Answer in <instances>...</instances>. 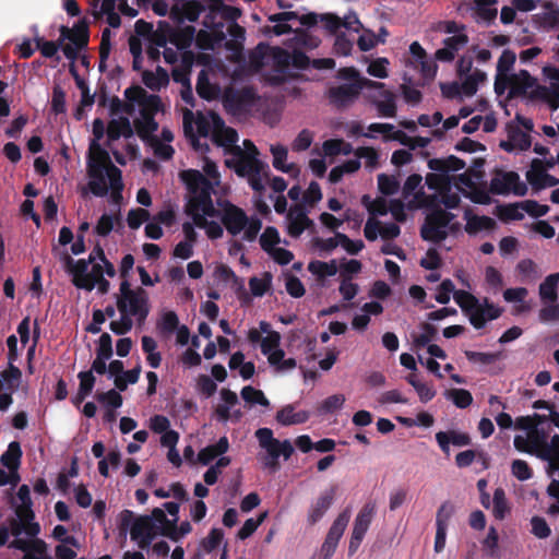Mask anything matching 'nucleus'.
I'll return each mask as SVG.
<instances>
[{"label": "nucleus", "mask_w": 559, "mask_h": 559, "mask_svg": "<svg viewBox=\"0 0 559 559\" xmlns=\"http://www.w3.org/2000/svg\"><path fill=\"white\" fill-rule=\"evenodd\" d=\"M15 519L11 523L13 540L10 547L24 551L23 559H44L46 544L37 538L40 527L34 521L31 491H9Z\"/></svg>", "instance_id": "1"}, {"label": "nucleus", "mask_w": 559, "mask_h": 559, "mask_svg": "<svg viewBox=\"0 0 559 559\" xmlns=\"http://www.w3.org/2000/svg\"><path fill=\"white\" fill-rule=\"evenodd\" d=\"M164 509L155 508L151 515L132 520V512L126 510L121 513V525L127 530L130 526V537L139 548L147 549L152 542L171 528V522H178L179 504L165 502Z\"/></svg>", "instance_id": "2"}, {"label": "nucleus", "mask_w": 559, "mask_h": 559, "mask_svg": "<svg viewBox=\"0 0 559 559\" xmlns=\"http://www.w3.org/2000/svg\"><path fill=\"white\" fill-rule=\"evenodd\" d=\"M527 437L533 445L534 455L548 463L547 472L552 480L547 489H559V435H555L548 442L547 432L536 427Z\"/></svg>", "instance_id": "3"}, {"label": "nucleus", "mask_w": 559, "mask_h": 559, "mask_svg": "<svg viewBox=\"0 0 559 559\" xmlns=\"http://www.w3.org/2000/svg\"><path fill=\"white\" fill-rule=\"evenodd\" d=\"M255 438L259 445L265 450V455L262 457L264 466L273 472L280 468L278 459L281 455L288 460L294 453V448L289 440L280 441L274 438L273 431L270 428H259L255 431Z\"/></svg>", "instance_id": "4"}, {"label": "nucleus", "mask_w": 559, "mask_h": 559, "mask_svg": "<svg viewBox=\"0 0 559 559\" xmlns=\"http://www.w3.org/2000/svg\"><path fill=\"white\" fill-rule=\"evenodd\" d=\"M454 214L442 209L429 213L420 227V237L433 243H440L448 237L447 227L453 221Z\"/></svg>", "instance_id": "5"}, {"label": "nucleus", "mask_w": 559, "mask_h": 559, "mask_svg": "<svg viewBox=\"0 0 559 559\" xmlns=\"http://www.w3.org/2000/svg\"><path fill=\"white\" fill-rule=\"evenodd\" d=\"M250 144L252 146V154H246L239 146H234L233 153L235 159H227L226 165L234 168L239 177L251 176L253 174L261 175L264 167H267L263 162L257 158L259 151L257 146L250 141L245 140L243 145Z\"/></svg>", "instance_id": "6"}, {"label": "nucleus", "mask_w": 559, "mask_h": 559, "mask_svg": "<svg viewBox=\"0 0 559 559\" xmlns=\"http://www.w3.org/2000/svg\"><path fill=\"white\" fill-rule=\"evenodd\" d=\"M213 115H218L210 110L206 114L198 111L195 115L190 110L183 111V131L185 135L190 139L193 146L198 144V135L207 136L213 132Z\"/></svg>", "instance_id": "7"}, {"label": "nucleus", "mask_w": 559, "mask_h": 559, "mask_svg": "<svg viewBox=\"0 0 559 559\" xmlns=\"http://www.w3.org/2000/svg\"><path fill=\"white\" fill-rule=\"evenodd\" d=\"M489 191L493 194H508L512 192L518 197H524L527 193V186L521 181L515 171L497 170L490 180Z\"/></svg>", "instance_id": "8"}, {"label": "nucleus", "mask_w": 559, "mask_h": 559, "mask_svg": "<svg viewBox=\"0 0 559 559\" xmlns=\"http://www.w3.org/2000/svg\"><path fill=\"white\" fill-rule=\"evenodd\" d=\"M212 186L201 189V191L191 193L185 212L191 216L193 223L198 216L218 217L219 211L215 209L212 200Z\"/></svg>", "instance_id": "9"}, {"label": "nucleus", "mask_w": 559, "mask_h": 559, "mask_svg": "<svg viewBox=\"0 0 559 559\" xmlns=\"http://www.w3.org/2000/svg\"><path fill=\"white\" fill-rule=\"evenodd\" d=\"M254 102L255 94L250 87L226 88L222 99L225 110L234 116L247 112Z\"/></svg>", "instance_id": "10"}, {"label": "nucleus", "mask_w": 559, "mask_h": 559, "mask_svg": "<svg viewBox=\"0 0 559 559\" xmlns=\"http://www.w3.org/2000/svg\"><path fill=\"white\" fill-rule=\"evenodd\" d=\"M117 309L120 314L127 313L131 317H136L140 322H143L150 313L146 290L138 287L134 289L133 295L127 298H117Z\"/></svg>", "instance_id": "11"}, {"label": "nucleus", "mask_w": 559, "mask_h": 559, "mask_svg": "<svg viewBox=\"0 0 559 559\" xmlns=\"http://www.w3.org/2000/svg\"><path fill=\"white\" fill-rule=\"evenodd\" d=\"M124 97L140 106L141 117H153L162 110V99L158 95L148 94L142 86L132 85L124 91Z\"/></svg>", "instance_id": "12"}, {"label": "nucleus", "mask_w": 559, "mask_h": 559, "mask_svg": "<svg viewBox=\"0 0 559 559\" xmlns=\"http://www.w3.org/2000/svg\"><path fill=\"white\" fill-rule=\"evenodd\" d=\"M376 514V504L372 502L366 503L357 513L354 525H353V532L348 544V554L352 556L354 555L361 542L365 538L366 533L369 530V526L372 522V519Z\"/></svg>", "instance_id": "13"}, {"label": "nucleus", "mask_w": 559, "mask_h": 559, "mask_svg": "<svg viewBox=\"0 0 559 559\" xmlns=\"http://www.w3.org/2000/svg\"><path fill=\"white\" fill-rule=\"evenodd\" d=\"M218 216L222 225L231 236L239 235L248 225L247 213L241 207L230 203L229 201H225L222 205V211Z\"/></svg>", "instance_id": "14"}, {"label": "nucleus", "mask_w": 559, "mask_h": 559, "mask_svg": "<svg viewBox=\"0 0 559 559\" xmlns=\"http://www.w3.org/2000/svg\"><path fill=\"white\" fill-rule=\"evenodd\" d=\"M286 231L292 238H299L302 233L313 226L305 204H295L286 213Z\"/></svg>", "instance_id": "15"}, {"label": "nucleus", "mask_w": 559, "mask_h": 559, "mask_svg": "<svg viewBox=\"0 0 559 559\" xmlns=\"http://www.w3.org/2000/svg\"><path fill=\"white\" fill-rule=\"evenodd\" d=\"M503 308L491 302L487 297L479 301V306L475 308L469 316V323L476 329H484L488 321H492L501 317Z\"/></svg>", "instance_id": "16"}, {"label": "nucleus", "mask_w": 559, "mask_h": 559, "mask_svg": "<svg viewBox=\"0 0 559 559\" xmlns=\"http://www.w3.org/2000/svg\"><path fill=\"white\" fill-rule=\"evenodd\" d=\"M206 9L209 7L204 0H190L186 1L181 7L174 5L170 10V17L178 23H182L185 19L195 22Z\"/></svg>", "instance_id": "17"}, {"label": "nucleus", "mask_w": 559, "mask_h": 559, "mask_svg": "<svg viewBox=\"0 0 559 559\" xmlns=\"http://www.w3.org/2000/svg\"><path fill=\"white\" fill-rule=\"evenodd\" d=\"M96 146L97 153L88 160V175L91 179H106L109 178L110 157L107 151L97 144H92L91 147Z\"/></svg>", "instance_id": "18"}, {"label": "nucleus", "mask_w": 559, "mask_h": 559, "mask_svg": "<svg viewBox=\"0 0 559 559\" xmlns=\"http://www.w3.org/2000/svg\"><path fill=\"white\" fill-rule=\"evenodd\" d=\"M361 86L356 83H345L331 87L328 92L330 103L337 107H345L358 97Z\"/></svg>", "instance_id": "19"}, {"label": "nucleus", "mask_w": 559, "mask_h": 559, "mask_svg": "<svg viewBox=\"0 0 559 559\" xmlns=\"http://www.w3.org/2000/svg\"><path fill=\"white\" fill-rule=\"evenodd\" d=\"M436 441L443 454L449 456L451 444L459 448L466 447L472 443V438L467 432L451 429L448 431L437 432Z\"/></svg>", "instance_id": "20"}, {"label": "nucleus", "mask_w": 559, "mask_h": 559, "mask_svg": "<svg viewBox=\"0 0 559 559\" xmlns=\"http://www.w3.org/2000/svg\"><path fill=\"white\" fill-rule=\"evenodd\" d=\"M209 7V14L204 19V25L210 26L209 20H214V14H221L222 19L229 22L236 23L241 16L242 11L233 5H227L223 0H204Z\"/></svg>", "instance_id": "21"}, {"label": "nucleus", "mask_w": 559, "mask_h": 559, "mask_svg": "<svg viewBox=\"0 0 559 559\" xmlns=\"http://www.w3.org/2000/svg\"><path fill=\"white\" fill-rule=\"evenodd\" d=\"M60 33L63 38H68V40L73 45H76L79 48H86L88 45L90 31L88 22L85 17L79 20L74 24L73 28L62 25L60 27Z\"/></svg>", "instance_id": "22"}, {"label": "nucleus", "mask_w": 559, "mask_h": 559, "mask_svg": "<svg viewBox=\"0 0 559 559\" xmlns=\"http://www.w3.org/2000/svg\"><path fill=\"white\" fill-rule=\"evenodd\" d=\"M107 133V145L111 142L119 140L121 136L124 139L133 138L134 129L130 122V119L126 116L111 119L106 129Z\"/></svg>", "instance_id": "23"}, {"label": "nucleus", "mask_w": 559, "mask_h": 559, "mask_svg": "<svg viewBox=\"0 0 559 559\" xmlns=\"http://www.w3.org/2000/svg\"><path fill=\"white\" fill-rule=\"evenodd\" d=\"M537 86V80L527 70H520L519 73L512 74V87L509 94L510 97L527 96L530 98V94Z\"/></svg>", "instance_id": "24"}, {"label": "nucleus", "mask_w": 559, "mask_h": 559, "mask_svg": "<svg viewBox=\"0 0 559 559\" xmlns=\"http://www.w3.org/2000/svg\"><path fill=\"white\" fill-rule=\"evenodd\" d=\"M212 139L218 146L234 145L238 141V133L235 129L226 127L219 115H213Z\"/></svg>", "instance_id": "25"}, {"label": "nucleus", "mask_w": 559, "mask_h": 559, "mask_svg": "<svg viewBox=\"0 0 559 559\" xmlns=\"http://www.w3.org/2000/svg\"><path fill=\"white\" fill-rule=\"evenodd\" d=\"M545 12L533 15L534 24L544 31L559 29V7L552 1L544 3Z\"/></svg>", "instance_id": "26"}, {"label": "nucleus", "mask_w": 559, "mask_h": 559, "mask_svg": "<svg viewBox=\"0 0 559 559\" xmlns=\"http://www.w3.org/2000/svg\"><path fill=\"white\" fill-rule=\"evenodd\" d=\"M480 502L484 508H491L493 516L498 520L504 519L510 511L504 491H493L492 498L488 491H481Z\"/></svg>", "instance_id": "27"}, {"label": "nucleus", "mask_w": 559, "mask_h": 559, "mask_svg": "<svg viewBox=\"0 0 559 559\" xmlns=\"http://www.w3.org/2000/svg\"><path fill=\"white\" fill-rule=\"evenodd\" d=\"M64 269L72 275V283L75 286L78 281L85 280L87 276L88 265L94 263V254H90L88 259L73 260L68 253L63 255Z\"/></svg>", "instance_id": "28"}, {"label": "nucleus", "mask_w": 559, "mask_h": 559, "mask_svg": "<svg viewBox=\"0 0 559 559\" xmlns=\"http://www.w3.org/2000/svg\"><path fill=\"white\" fill-rule=\"evenodd\" d=\"M530 99H540L547 103L551 110L559 108V83H550L547 86H537L530 94Z\"/></svg>", "instance_id": "29"}, {"label": "nucleus", "mask_w": 559, "mask_h": 559, "mask_svg": "<svg viewBox=\"0 0 559 559\" xmlns=\"http://www.w3.org/2000/svg\"><path fill=\"white\" fill-rule=\"evenodd\" d=\"M310 418L307 411L295 412L293 404L285 405L276 414V420L283 426L299 425L306 423Z\"/></svg>", "instance_id": "30"}, {"label": "nucleus", "mask_w": 559, "mask_h": 559, "mask_svg": "<svg viewBox=\"0 0 559 559\" xmlns=\"http://www.w3.org/2000/svg\"><path fill=\"white\" fill-rule=\"evenodd\" d=\"M273 155V167L282 173L298 174V168L295 164H286L288 150L282 144L271 145L270 148Z\"/></svg>", "instance_id": "31"}, {"label": "nucleus", "mask_w": 559, "mask_h": 559, "mask_svg": "<svg viewBox=\"0 0 559 559\" xmlns=\"http://www.w3.org/2000/svg\"><path fill=\"white\" fill-rule=\"evenodd\" d=\"M428 167L431 170L448 175L449 171L461 170L465 167V162L454 155L445 158H431L428 160Z\"/></svg>", "instance_id": "32"}, {"label": "nucleus", "mask_w": 559, "mask_h": 559, "mask_svg": "<svg viewBox=\"0 0 559 559\" xmlns=\"http://www.w3.org/2000/svg\"><path fill=\"white\" fill-rule=\"evenodd\" d=\"M180 177L186 183L190 194L212 186L207 178L201 171L195 169L183 170L181 171Z\"/></svg>", "instance_id": "33"}, {"label": "nucleus", "mask_w": 559, "mask_h": 559, "mask_svg": "<svg viewBox=\"0 0 559 559\" xmlns=\"http://www.w3.org/2000/svg\"><path fill=\"white\" fill-rule=\"evenodd\" d=\"M349 519L350 510L347 508L334 520L324 540L338 545L340 539L342 538L344 531L348 525Z\"/></svg>", "instance_id": "34"}, {"label": "nucleus", "mask_w": 559, "mask_h": 559, "mask_svg": "<svg viewBox=\"0 0 559 559\" xmlns=\"http://www.w3.org/2000/svg\"><path fill=\"white\" fill-rule=\"evenodd\" d=\"M349 519L350 510L347 508L334 520L324 540L338 545L340 539L342 538L344 531L348 525Z\"/></svg>", "instance_id": "35"}, {"label": "nucleus", "mask_w": 559, "mask_h": 559, "mask_svg": "<svg viewBox=\"0 0 559 559\" xmlns=\"http://www.w3.org/2000/svg\"><path fill=\"white\" fill-rule=\"evenodd\" d=\"M133 126L136 134L143 141H154L153 134L158 130V122L153 117H141L134 119Z\"/></svg>", "instance_id": "36"}, {"label": "nucleus", "mask_w": 559, "mask_h": 559, "mask_svg": "<svg viewBox=\"0 0 559 559\" xmlns=\"http://www.w3.org/2000/svg\"><path fill=\"white\" fill-rule=\"evenodd\" d=\"M21 444L17 441L9 443L8 449L0 457L1 464L10 471L17 472L22 457Z\"/></svg>", "instance_id": "37"}, {"label": "nucleus", "mask_w": 559, "mask_h": 559, "mask_svg": "<svg viewBox=\"0 0 559 559\" xmlns=\"http://www.w3.org/2000/svg\"><path fill=\"white\" fill-rule=\"evenodd\" d=\"M474 1V11L476 13L477 20L484 21L487 24L492 23L498 14V10L495 5L498 3V0H473Z\"/></svg>", "instance_id": "38"}, {"label": "nucleus", "mask_w": 559, "mask_h": 559, "mask_svg": "<svg viewBox=\"0 0 559 559\" xmlns=\"http://www.w3.org/2000/svg\"><path fill=\"white\" fill-rule=\"evenodd\" d=\"M142 81L145 84L146 87H148L152 91H159L162 86H165L169 82V76L167 71L162 68L157 67L156 73L145 70L142 73Z\"/></svg>", "instance_id": "39"}, {"label": "nucleus", "mask_w": 559, "mask_h": 559, "mask_svg": "<svg viewBox=\"0 0 559 559\" xmlns=\"http://www.w3.org/2000/svg\"><path fill=\"white\" fill-rule=\"evenodd\" d=\"M333 498L331 495L320 497L311 504L308 511V523L313 525L319 522L332 506Z\"/></svg>", "instance_id": "40"}, {"label": "nucleus", "mask_w": 559, "mask_h": 559, "mask_svg": "<svg viewBox=\"0 0 559 559\" xmlns=\"http://www.w3.org/2000/svg\"><path fill=\"white\" fill-rule=\"evenodd\" d=\"M559 276L557 273L548 275L539 285V296L543 301L555 302L558 299Z\"/></svg>", "instance_id": "41"}, {"label": "nucleus", "mask_w": 559, "mask_h": 559, "mask_svg": "<svg viewBox=\"0 0 559 559\" xmlns=\"http://www.w3.org/2000/svg\"><path fill=\"white\" fill-rule=\"evenodd\" d=\"M308 271L318 280H323L337 273V262L334 259L329 262L314 260L308 264Z\"/></svg>", "instance_id": "42"}, {"label": "nucleus", "mask_w": 559, "mask_h": 559, "mask_svg": "<svg viewBox=\"0 0 559 559\" xmlns=\"http://www.w3.org/2000/svg\"><path fill=\"white\" fill-rule=\"evenodd\" d=\"M545 173L544 162L538 158H534L532 160L531 169L526 173V180L535 191L544 189L543 181Z\"/></svg>", "instance_id": "43"}, {"label": "nucleus", "mask_w": 559, "mask_h": 559, "mask_svg": "<svg viewBox=\"0 0 559 559\" xmlns=\"http://www.w3.org/2000/svg\"><path fill=\"white\" fill-rule=\"evenodd\" d=\"M226 31L231 39L225 43V47L228 50L239 52L242 49V41L246 38V29L236 22L229 23Z\"/></svg>", "instance_id": "44"}, {"label": "nucleus", "mask_w": 559, "mask_h": 559, "mask_svg": "<svg viewBox=\"0 0 559 559\" xmlns=\"http://www.w3.org/2000/svg\"><path fill=\"white\" fill-rule=\"evenodd\" d=\"M454 300L462 309L465 316L469 318L471 313L475 310L476 307L479 306V299L474 296L472 293L466 290H455L454 292Z\"/></svg>", "instance_id": "45"}, {"label": "nucleus", "mask_w": 559, "mask_h": 559, "mask_svg": "<svg viewBox=\"0 0 559 559\" xmlns=\"http://www.w3.org/2000/svg\"><path fill=\"white\" fill-rule=\"evenodd\" d=\"M486 80L487 74L484 71L476 69L474 72L463 78L462 93L465 96L475 95L478 90V84L485 82Z\"/></svg>", "instance_id": "46"}, {"label": "nucleus", "mask_w": 559, "mask_h": 559, "mask_svg": "<svg viewBox=\"0 0 559 559\" xmlns=\"http://www.w3.org/2000/svg\"><path fill=\"white\" fill-rule=\"evenodd\" d=\"M195 34L193 26H186L183 28H175L170 43L178 49H187L191 46Z\"/></svg>", "instance_id": "47"}, {"label": "nucleus", "mask_w": 559, "mask_h": 559, "mask_svg": "<svg viewBox=\"0 0 559 559\" xmlns=\"http://www.w3.org/2000/svg\"><path fill=\"white\" fill-rule=\"evenodd\" d=\"M197 93L201 98L206 100H211L216 97L217 88L210 82L205 70H201L198 75Z\"/></svg>", "instance_id": "48"}, {"label": "nucleus", "mask_w": 559, "mask_h": 559, "mask_svg": "<svg viewBox=\"0 0 559 559\" xmlns=\"http://www.w3.org/2000/svg\"><path fill=\"white\" fill-rule=\"evenodd\" d=\"M496 226L493 218L489 216L474 215L467 219L465 230L468 234H476L480 230H490Z\"/></svg>", "instance_id": "49"}, {"label": "nucleus", "mask_w": 559, "mask_h": 559, "mask_svg": "<svg viewBox=\"0 0 559 559\" xmlns=\"http://www.w3.org/2000/svg\"><path fill=\"white\" fill-rule=\"evenodd\" d=\"M508 138L513 141L514 146L520 151H526L531 147L532 141L530 134L522 131L519 127L508 124Z\"/></svg>", "instance_id": "50"}, {"label": "nucleus", "mask_w": 559, "mask_h": 559, "mask_svg": "<svg viewBox=\"0 0 559 559\" xmlns=\"http://www.w3.org/2000/svg\"><path fill=\"white\" fill-rule=\"evenodd\" d=\"M103 277H104L103 265H100L98 263H94L91 272L87 273L86 278L79 281L80 283H75V287L80 288V289H85L87 292H92L96 286V282Z\"/></svg>", "instance_id": "51"}, {"label": "nucleus", "mask_w": 559, "mask_h": 559, "mask_svg": "<svg viewBox=\"0 0 559 559\" xmlns=\"http://www.w3.org/2000/svg\"><path fill=\"white\" fill-rule=\"evenodd\" d=\"M345 396L343 394H333L323 400L318 406L317 411L320 415L332 414L343 407Z\"/></svg>", "instance_id": "52"}, {"label": "nucleus", "mask_w": 559, "mask_h": 559, "mask_svg": "<svg viewBox=\"0 0 559 559\" xmlns=\"http://www.w3.org/2000/svg\"><path fill=\"white\" fill-rule=\"evenodd\" d=\"M272 285V275L269 272L264 273L263 278H258L255 276L249 280V287L251 294L254 297H262L266 294V292L271 288Z\"/></svg>", "instance_id": "53"}, {"label": "nucleus", "mask_w": 559, "mask_h": 559, "mask_svg": "<svg viewBox=\"0 0 559 559\" xmlns=\"http://www.w3.org/2000/svg\"><path fill=\"white\" fill-rule=\"evenodd\" d=\"M34 41L43 57L53 58L57 63L60 62L61 58L58 55L59 44L52 40H45L43 37H35Z\"/></svg>", "instance_id": "54"}, {"label": "nucleus", "mask_w": 559, "mask_h": 559, "mask_svg": "<svg viewBox=\"0 0 559 559\" xmlns=\"http://www.w3.org/2000/svg\"><path fill=\"white\" fill-rule=\"evenodd\" d=\"M280 241L278 230L273 226H267L260 236V246L267 253L276 249L275 246Z\"/></svg>", "instance_id": "55"}, {"label": "nucleus", "mask_w": 559, "mask_h": 559, "mask_svg": "<svg viewBox=\"0 0 559 559\" xmlns=\"http://www.w3.org/2000/svg\"><path fill=\"white\" fill-rule=\"evenodd\" d=\"M240 394L245 402L249 404H259L264 407H267L270 405V402L264 395V393L261 390L254 389L251 385L243 386Z\"/></svg>", "instance_id": "56"}, {"label": "nucleus", "mask_w": 559, "mask_h": 559, "mask_svg": "<svg viewBox=\"0 0 559 559\" xmlns=\"http://www.w3.org/2000/svg\"><path fill=\"white\" fill-rule=\"evenodd\" d=\"M109 171V183L112 190L111 197L115 202H119L122 199L121 192L123 189L121 170L114 164H110Z\"/></svg>", "instance_id": "57"}, {"label": "nucleus", "mask_w": 559, "mask_h": 559, "mask_svg": "<svg viewBox=\"0 0 559 559\" xmlns=\"http://www.w3.org/2000/svg\"><path fill=\"white\" fill-rule=\"evenodd\" d=\"M445 396L459 408H466L473 403L471 392L465 389H451L447 391Z\"/></svg>", "instance_id": "58"}, {"label": "nucleus", "mask_w": 559, "mask_h": 559, "mask_svg": "<svg viewBox=\"0 0 559 559\" xmlns=\"http://www.w3.org/2000/svg\"><path fill=\"white\" fill-rule=\"evenodd\" d=\"M199 228H205L210 239H218L223 236L224 229L221 224L215 221H207L206 217L198 216L194 222Z\"/></svg>", "instance_id": "59"}, {"label": "nucleus", "mask_w": 559, "mask_h": 559, "mask_svg": "<svg viewBox=\"0 0 559 559\" xmlns=\"http://www.w3.org/2000/svg\"><path fill=\"white\" fill-rule=\"evenodd\" d=\"M423 333L418 335H414L413 343L414 346L417 348H423L436 337L437 335V329L435 325L430 323H423L421 325Z\"/></svg>", "instance_id": "60"}, {"label": "nucleus", "mask_w": 559, "mask_h": 559, "mask_svg": "<svg viewBox=\"0 0 559 559\" xmlns=\"http://www.w3.org/2000/svg\"><path fill=\"white\" fill-rule=\"evenodd\" d=\"M384 100L376 103L377 109L382 117L392 118L396 115V105L394 94L389 91L383 92Z\"/></svg>", "instance_id": "61"}, {"label": "nucleus", "mask_w": 559, "mask_h": 559, "mask_svg": "<svg viewBox=\"0 0 559 559\" xmlns=\"http://www.w3.org/2000/svg\"><path fill=\"white\" fill-rule=\"evenodd\" d=\"M179 326V318L175 311H166L163 313L158 329L164 334L174 333Z\"/></svg>", "instance_id": "62"}, {"label": "nucleus", "mask_w": 559, "mask_h": 559, "mask_svg": "<svg viewBox=\"0 0 559 559\" xmlns=\"http://www.w3.org/2000/svg\"><path fill=\"white\" fill-rule=\"evenodd\" d=\"M378 188L382 194L393 195L397 192L400 183L395 177L380 174L378 176Z\"/></svg>", "instance_id": "63"}, {"label": "nucleus", "mask_w": 559, "mask_h": 559, "mask_svg": "<svg viewBox=\"0 0 559 559\" xmlns=\"http://www.w3.org/2000/svg\"><path fill=\"white\" fill-rule=\"evenodd\" d=\"M266 518V513H261L257 519L250 518L248 519L242 526L240 527L238 532V538L239 539H247L250 537L258 527L263 523L264 519Z\"/></svg>", "instance_id": "64"}]
</instances>
